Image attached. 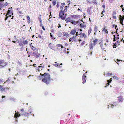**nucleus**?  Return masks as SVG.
<instances>
[{"label":"nucleus","mask_w":124,"mask_h":124,"mask_svg":"<svg viewBox=\"0 0 124 124\" xmlns=\"http://www.w3.org/2000/svg\"><path fill=\"white\" fill-rule=\"evenodd\" d=\"M119 102H122L123 100V99L122 98V96H120L117 98Z\"/></svg>","instance_id":"a211bd4d"},{"label":"nucleus","mask_w":124,"mask_h":124,"mask_svg":"<svg viewBox=\"0 0 124 124\" xmlns=\"http://www.w3.org/2000/svg\"><path fill=\"white\" fill-rule=\"evenodd\" d=\"M102 7L103 8L105 9V5L103 4L102 5Z\"/></svg>","instance_id":"37998d69"},{"label":"nucleus","mask_w":124,"mask_h":124,"mask_svg":"<svg viewBox=\"0 0 124 124\" xmlns=\"http://www.w3.org/2000/svg\"><path fill=\"white\" fill-rule=\"evenodd\" d=\"M112 75V73H110L109 72L106 73L104 74V75H106L108 76Z\"/></svg>","instance_id":"c85d7f7f"},{"label":"nucleus","mask_w":124,"mask_h":124,"mask_svg":"<svg viewBox=\"0 0 124 124\" xmlns=\"http://www.w3.org/2000/svg\"><path fill=\"white\" fill-rule=\"evenodd\" d=\"M106 42H107V43L108 42H109V41L108 40V39H106Z\"/></svg>","instance_id":"13d9d810"},{"label":"nucleus","mask_w":124,"mask_h":124,"mask_svg":"<svg viewBox=\"0 0 124 124\" xmlns=\"http://www.w3.org/2000/svg\"><path fill=\"white\" fill-rule=\"evenodd\" d=\"M116 25H115L114 24H113L112 25V27L113 28H114V27Z\"/></svg>","instance_id":"6e6d98bb"},{"label":"nucleus","mask_w":124,"mask_h":124,"mask_svg":"<svg viewBox=\"0 0 124 124\" xmlns=\"http://www.w3.org/2000/svg\"><path fill=\"white\" fill-rule=\"evenodd\" d=\"M42 29H43V30H44V31L45 30V29L44 27V26H42Z\"/></svg>","instance_id":"de8ad7c7"},{"label":"nucleus","mask_w":124,"mask_h":124,"mask_svg":"<svg viewBox=\"0 0 124 124\" xmlns=\"http://www.w3.org/2000/svg\"><path fill=\"white\" fill-rule=\"evenodd\" d=\"M12 42L14 43H15L16 42V41L15 40H14V41H12Z\"/></svg>","instance_id":"69168bd1"},{"label":"nucleus","mask_w":124,"mask_h":124,"mask_svg":"<svg viewBox=\"0 0 124 124\" xmlns=\"http://www.w3.org/2000/svg\"><path fill=\"white\" fill-rule=\"evenodd\" d=\"M116 44L115 43L114 44V46H115V47L114 48H116Z\"/></svg>","instance_id":"603ef678"},{"label":"nucleus","mask_w":124,"mask_h":124,"mask_svg":"<svg viewBox=\"0 0 124 124\" xmlns=\"http://www.w3.org/2000/svg\"><path fill=\"white\" fill-rule=\"evenodd\" d=\"M18 12L19 13H20V14H21L22 13V12L21 11H19Z\"/></svg>","instance_id":"3c124183"},{"label":"nucleus","mask_w":124,"mask_h":124,"mask_svg":"<svg viewBox=\"0 0 124 124\" xmlns=\"http://www.w3.org/2000/svg\"><path fill=\"white\" fill-rule=\"evenodd\" d=\"M114 106V105L113 104H112L111 105V107L112 108H113V107Z\"/></svg>","instance_id":"e2e57ef3"},{"label":"nucleus","mask_w":124,"mask_h":124,"mask_svg":"<svg viewBox=\"0 0 124 124\" xmlns=\"http://www.w3.org/2000/svg\"><path fill=\"white\" fill-rule=\"evenodd\" d=\"M31 49L34 51H35L36 50V47H35L32 46L31 45Z\"/></svg>","instance_id":"c756f323"},{"label":"nucleus","mask_w":124,"mask_h":124,"mask_svg":"<svg viewBox=\"0 0 124 124\" xmlns=\"http://www.w3.org/2000/svg\"><path fill=\"white\" fill-rule=\"evenodd\" d=\"M105 9H103L102 11V12L101 13V14L102 15V16H101V17H102L103 16H104V14H103V13H105Z\"/></svg>","instance_id":"72a5a7b5"},{"label":"nucleus","mask_w":124,"mask_h":124,"mask_svg":"<svg viewBox=\"0 0 124 124\" xmlns=\"http://www.w3.org/2000/svg\"><path fill=\"white\" fill-rule=\"evenodd\" d=\"M72 20L69 17H68L65 20V21L66 22V23H67L68 22H70Z\"/></svg>","instance_id":"2eb2a0df"},{"label":"nucleus","mask_w":124,"mask_h":124,"mask_svg":"<svg viewBox=\"0 0 124 124\" xmlns=\"http://www.w3.org/2000/svg\"><path fill=\"white\" fill-rule=\"evenodd\" d=\"M111 80H110H110H108V81H107V82H108H108H111L112 81V80H111Z\"/></svg>","instance_id":"8fccbe9b"},{"label":"nucleus","mask_w":124,"mask_h":124,"mask_svg":"<svg viewBox=\"0 0 124 124\" xmlns=\"http://www.w3.org/2000/svg\"><path fill=\"white\" fill-rule=\"evenodd\" d=\"M110 83V82H108V83L107 84H106V86H104L105 87H106L107 86H108L109 85V83Z\"/></svg>","instance_id":"58836bf2"},{"label":"nucleus","mask_w":124,"mask_h":124,"mask_svg":"<svg viewBox=\"0 0 124 124\" xmlns=\"http://www.w3.org/2000/svg\"><path fill=\"white\" fill-rule=\"evenodd\" d=\"M3 86L1 85H0V91L1 92L4 91L5 90V89L4 88H3Z\"/></svg>","instance_id":"cd10ccee"},{"label":"nucleus","mask_w":124,"mask_h":124,"mask_svg":"<svg viewBox=\"0 0 124 124\" xmlns=\"http://www.w3.org/2000/svg\"><path fill=\"white\" fill-rule=\"evenodd\" d=\"M122 18H123V19H124V16H123V17H122Z\"/></svg>","instance_id":"774afa93"},{"label":"nucleus","mask_w":124,"mask_h":124,"mask_svg":"<svg viewBox=\"0 0 124 124\" xmlns=\"http://www.w3.org/2000/svg\"><path fill=\"white\" fill-rule=\"evenodd\" d=\"M31 110H29V113H28L27 112H24V115L23 116H27L28 115H29L30 113H31Z\"/></svg>","instance_id":"a878e982"},{"label":"nucleus","mask_w":124,"mask_h":124,"mask_svg":"<svg viewBox=\"0 0 124 124\" xmlns=\"http://www.w3.org/2000/svg\"><path fill=\"white\" fill-rule=\"evenodd\" d=\"M85 74L84 73L82 77V80L83 81L82 83L83 84L85 83L86 82V76H85Z\"/></svg>","instance_id":"0eeeda50"},{"label":"nucleus","mask_w":124,"mask_h":124,"mask_svg":"<svg viewBox=\"0 0 124 124\" xmlns=\"http://www.w3.org/2000/svg\"><path fill=\"white\" fill-rule=\"evenodd\" d=\"M79 34H78V32L76 33V36H79V37H80L81 38H83L84 37V38H86V35H85V34L84 33H82L81 32H79Z\"/></svg>","instance_id":"39448f33"},{"label":"nucleus","mask_w":124,"mask_h":124,"mask_svg":"<svg viewBox=\"0 0 124 124\" xmlns=\"http://www.w3.org/2000/svg\"><path fill=\"white\" fill-rule=\"evenodd\" d=\"M80 27L81 28H84L86 27V25L85 22H83L82 23L80 24Z\"/></svg>","instance_id":"ddd939ff"},{"label":"nucleus","mask_w":124,"mask_h":124,"mask_svg":"<svg viewBox=\"0 0 124 124\" xmlns=\"http://www.w3.org/2000/svg\"><path fill=\"white\" fill-rule=\"evenodd\" d=\"M33 56L36 57L37 58H38L39 57V54L38 53H35L33 52Z\"/></svg>","instance_id":"4468645a"},{"label":"nucleus","mask_w":124,"mask_h":124,"mask_svg":"<svg viewBox=\"0 0 124 124\" xmlns=\"http://www.w3.org/2000/svg\"><path fill=\"white\" fill-rule=\"evenodd\" d=\"M78 11H82V10H81L79 8H78Z\"/></svg>","instance_id":"bf43d9fd"},{"label":"nucleus","mask_w":124,"mask_h":124,"mask_svg":"<svg viewBox=\"0 0 124 124\" xmlns=\"http://www.w3.org/2000/svg\"><path fill=\"white\" fill-rule=\"evenodd\" d=\"M98 39H95L92 42L95 45L98 43Z\"/></svg>","instance_id":"f3484780"},{"label":"nucleus","mask_w":124,"mask_h":124,"mask_svg":"<svg viewBox=\"0 0 124 124\" xmlns=\"http://www.w3.org/2000/svg\"><path fill=\"white\" fill-rule=\"evenodd\" d=\"M92 29L91 28V27L89 28L88 29V34L89 36L90 35L91 32L92 31Z\"/></svg>","instance_id":"5701e85b"},{"label":"nucleus","mask_w":124,"mask_h":124,"mask_svg":"<svg viewBox=\"0 0 124 124\" xmlns=\"http://www.w3.org/2000/svg\"><path fill=\"white\" fill-rule=\"evenodd\" d=\"M56 3V2L55 0H54L52 2V4L53 6H55Z\"/></svg>","instance_id":"473e14b6"},{"label":"nucleus","mask_w":124,"mask_h":124,"mask_svg":"<svg viewBox=\"0 0 124 124\" xmlns=\"http://www.w3.org/2000/svg\"><path fill=\"white\" fill-rule=\"evenodd\" d=\"M97 26H95L94 28V30L95 31L94 34L95 35V33L97 32Z\"/></svg>","instance_id":"7c9ffc66"},{"label":"nucleus","mask_w":124,"mask_h":124,"mask_svg":"<svg viewBox=\"0 0 124 124\" xmlns=\"http://www.w3.org/2000/svg\"><path fill=\"white\" fill-rule=\"evenodd\" d=\"M14 40L15 41L16 40V41H17L18 40L17 39V38H15L14 39Z\"/></svg>","instance_id":"4d7b16f0"},{"label":"nucleus","mask_w":124,"mask_h":124,"mask_svg":"<svg viewBox=\"0 0 124 124\" xmlns=\"http://www.w3.org/2000/svg\"><path fill=\"white\" fill-rule=\"evenodd\" d=\"M5 96H2V98H5Z\"/></svg>","instance_id":"052dcab7"},{"label":"nucleus","mask_w":124,"mask_h":124,"mask_svg":"<svg viewBox=\"0 0 124 124\" xmlns=\"http://www.w3.org/2000/svg\"><path fill=\"white\" fill-rule=\"evenodd\" d=\"M42 23H40V26H41L42 25Z\"/></svg>","instance_id":"0e129e2a"},{"label":"nucleus","mask_w":124,"mask_h":124,"mask_svg":"<svg viewBox=\"0 0 124 124\" xmlns=\"http://www.w3.org/2000/svg\"><path fill=\"white\" fill-rule=\"evenodd\" d=\"M102 32H104L107 34L108 33V30L106 29L105 27H104L102 28Z\"/></svg>","instance_id":"dca6fc26"},{"label":"nucleus","mask_w":124,"mask_h":124,"mask_svg":"<svg viewBox=\"0 0 124 124\" xmlns=\"http://www.w3.org/2000/svg\"><path fill=\"white\" fill-rule=\"evenodd\" d=\"M116 10L114 11H113V15H116Z\"/></svg>","instance_id":"c9c22d12"},{"label":"nucleus","mask_w":124,"mask_h":124,"mask_svg":"<svg viewBox=\"0 0 124 124\" xmlns=\"http://www.w3.org/2000/svg\"><path fill=\"white\" fill-rule=\"evenodd\" d=\"M58 28H59L60 27H61V25L60 24H58Z\"/></svg>","instance_id":"09e8293b"},{"label":"nucleus","mask_w":124,"mask_h":124,"mask_svg":"<svg viewBox=\"0 0 124 124\" xmlns=\"http://www.w3.org/2000/svg\"><path fill=\"white\" fill-rule=\"evenodd\" d=\"M43 76L42 79V81L43 82L46 83L47 85L50 84L51 80L50 76L49 74L48 73H45L44 74L40 73L39 77L40 78Z\"/></svg>","instance_id":"f257e3e1"},{"label":"nucleus","mask_w":124,"mask_h":124,"mask_svg":"<svg viewBox=\"0 0 124 124\" xmlns=\"http://www.w3.org/2000/svg\"><path fill=\"white\" fill-rule=\"evenodd\" d=\"M48 46L49 48L53 50H54L55 49V46L53 44H51L50 43L48 45Z\"/></svg>","instance_id":"1a4fd4ad"},{"label":"nucleus","mask_w":124,"mask_h":124,"mask_svg":"<svg viewBox=\"0 0 124 124\" xmlns=\"http://www.w3.org/2000/svg\"><path fill=\"white\" fill-rule=\"evenodd\" d=\"M21 114L23 116L24 115V111L23 109H22L21 110Z\"/></svg>","instance_id":"bb28decb"},{"label":"nucleus","mask_w":124,"mask_h":124,"mask_svg":"<svg viewBox=\"0 0 124 124\" xmlns=\"http://www.w3.org/2000/svg\"><path fill=\"white\" fill-rule=\"evenodd\" d=\"M56 46L57 47H61V48H63V46L62 45H61L60 44H57L56 45Z\"/></svg>","instance_id":"2f4dec72"},{"label":"nucleus","mask_w":124,"mask_h":124,"mask_svg":"<svg viewBox=\"0 0 124 124\" xmlns=\"http://www.w3.org/2000/svg\"><path fill=\"white\" fill-rule=\"evenodd\" d=\"M38 37L39 39H41L42 38V37L40 35H39Z\"/></svg>","instance_id":"49530a36"},{"label":"nucleus","mask_w":124,"mask_h":124,"mask_svg":"<svg viewBox=\"0 0 124 124\" xmlns=\"http://www.w3.org/2000/svg\"><path fill=\"white\" fill-rule=\"evenodd\" d=\"M63 11H60L59 15V18H60L62 20H65L66 16V14L64 13Z\"/></svg>","instance_id":"7ed1b4c3"},{"label":"nucleus","mask_w":124,"mask_h":124,"mask_svg":"<svg viewBox=\"0 0 124 124\" xmlns=\"http://www.w3.org/2000/svg\"><path fill=\"white\" fill-rule=\"evenodd\" d=\"M39 21H40V23H42V21L41 20V18H40V19Z\"/></svg>","instance_id":"680f3d73"},{"label":"nucleus","mask_w":124,"mask_h":124,"mask_svg":"<svg viewBox=\"0 0 124 124\" xmlns=\"http://www.w3.org/2000/svg\"><path fill=\"white\" fill-rule=\"evenodd\" d=\"M70 4V3H69L68 4V6H65V7L64 8V10H63V11L64 12H67V9L69 7V5Z\"/></svg>","instance_id":"6ab92c4d"},{"label":"nucleus","mask_w":124,"mask_h":124,"mask_svg":"<svg viewBox=\"0 0 124 124\" xmlns=\"http://www.w3.org/2000/svg\"><path fill=\"white\" fill-rule=\"evenodd\" d=\"M54 65L56 67H59L60 66L59 63H57V62H56L55 63V64H54Z\"/></svg>","instance_id":"b1692460"},{"label":"nucleus","mask_w":124,"mask_h":124,"mask_svg":"<svg viewBox=\"0 0 124 124\" xmlns=\"http://www.w3.org/2000/svg\"><path fill=\"white\" fill-rule=\"evenodd\" d=\"M20 116V115L19 114H18L16 113L15 114L14 117L15 118H17L18 117H19Z\"/></svg>","instance_id":"393cba45"},{"label":"nucleus","mask_w":124,"mask_h":124,"mask_svg":"<svg viewBox=\"0 0 124 124\" xmlns=\"http://www.w3.org/2000/svg\"><path fill=\"white\" fill-rule=\"evenodd\" d=\"M113 18L114 19H116V16L113 15Z\"/></svg>","instance_id":"ea45409f"},{"label":"nucleus","mask_w":124,"mask_h":124,"mask_svg":"<svg viewBox=\"0 0 124 124\" xmlns=\"http://www.w3.org/2000/svg\"><path fill=\"white\" fill-rule=\"evenodd\" d=\"M8 5V3L7 2H6L3 5V6H7Z\"/></svg>","instance_id":"4c0bfd02"},{"label":"nucleus","mask_w":124,"mask_h":124,"mask_svg":"<svg viewBox=\"0 0 124 124\" xmlns=\"http://www.w3.org/2000/svg\"><path fill=\"white\" fill-rule=\"evenodd\" d=\"M65 5V4L64 3H61V5L60 7V11H62L63 10V8L64 7Z\"/></svg>","instance_id":"9b49d317"},{"label":"nucleus","mask_w":124,"mask_h":124,"mask_svg":"<svg viewBox=\"0 0 124 124\" xmlns=\"http://www.w3.org/2000/svg\"><path fill=\"white\" fill-rule=\"evenodd\" d=\"M59 5L58 4V3H57V4L56 6V7L57 8H59Z\"/></svg>","instance_id":"c03bdc74"},{"label":"nucleus","mask_w":124,"mask_h":124,"mask_svg":"<svg viewBox=\"0 0 124 124\" xmlns=\"http://www.w3.org/2000/svg\"><path fill=\"white\" fill-rule=\"evenodd\" d=\"M7 64V62H5L4 60H0V65L1 66V68H4L6 66Z\"/></svg>","instance_id":"20e7f679"},{"label":"nucleus","mask_w":124,"mask_h":124,"mask_svg":"<svg viewBox=\"0 0 124 124\" xmlns=\"http://www.w3.org/2000/svg\"><path fill=\"white\" fill-rule=\"evenodd\" d=\"M8 18V16H7L5 18V20H7Z\"/></svg>","instance_id":"864d4df0"},{"label":"nucleus","mask_w":124,"mask_h":124,"mask_svg":"<svg viewBox=\"0 0 124 124\" xmlns=\"http://www.w3.org/2000/svg\"><path fill=\"white\" fill-rule=\"evenodd\" d=\"M76 36L74 37H73L71 38H70L69 39V41L70 42H72L73 41L76 40Z\"/></svg>","instance_id":"f8f14e48"},{"label":"nucleus","mask_w":124,"mask_h":124,"mask_svg":"<svg viewBox=\"0 0 124 124\" xmlns=\"http://www.w3.org/2000/svg\"><path fill=\"white\" fill-rule=\"evenodd\" d=\"M113 41H116V37L115 35H114V40Z\"/></svg>","instance_id":"a18cd8bd"},{"label":"nucleus","mask_w":124,"mask_h":124,"mask_svg":"<svg viewBox=\"0 0 124 124\" xmlns=\"http://www.w3.org/2000/svg\"><path fill=\"white\" fill-rule=\"evenodd\" d=\"M119 20H120V23H122V22H123V19L122 18L121 16L120 15L119 16Z\"/></svg>","instance_id":"4be33fe9"},{"label":"nucleus","mask_w":124,"mask_h":124,"mask_svg":"<svg viewBox=\"0 0 124 124\" xmlns=\"http://www.w3.org/2000/svg\"><path fill=\"white\" fill-rule=\"evenodd\" d=\"M80 15H72V17L75 19L79 18L81 17Z\"/></svg>","instance_id":"6e6552de"},{"label":"nucleus","mask_w":124,"mask_h":124,"mask_svg":"<svg viewBox=\"0 0 124 124\" xmlns=\"http://www.w3.org/2000/svg\"><path fill=\"white\" fill-rule=\"evenodd\" d=\"M113 78H115V79H118V78H117V77L116 76H114L113 77Z\"/></svg>","instance_id":"79ce46f5"},{"label":"nucleus","mask_w":124,"mask_h":124,"mask_svg":"<svg viewBox=\"0 0 124 124\" xmlns=\"http://www.w3.org/2000/svg\"><path fill=\"white\" fill-rule=\"evenodd\" d=\"M28 20V23L29 24L30 23V22L31 19L30 17L28 16H26Z\"/></svg>","instance_id":"412c9836"},{"label":"nucleus","mask_w":124,"mask_h":124,"mask_svg":"<svg viewBox=\"0 0 124 124\" xmlns=\"http://www.w3.org/2000/svg\"><path fill=\"white\" fill-rule=\"evenodd\" d=\"M95 46L93 42H91L90 44L89 45L90 49H92L93 48V47Z\"/></svg>","instance_id":"9d476101"},{"label":"nucleus","mask_w":124,"mask_h":124,"mask_svg":"<svg viewBox=\"0 0 124 124\" xmlns=\"http://www.w3.org/2000/svg\"><path fill=\"white\" fill-rule=\"evenodd\" d=\"M62 34V33L61 32L59 31L57 33V35L59 37Z\"/></svg>","instance_id":"f704fd0d"},{"label":"nucleus","mask_w":124,"mask_h":124,"mask_svg":"<svg viewBox=\"0 0 124 124\" xmlns=\"http://www.w3.org/2000/svg\"><path fill=\"white\" fill-rule=\"evenodd\" d=\"M123 5H121L120 7H121L122 8H123Z\"/></svg>","instance_id":"338daca9"},{"label":"nucleus","mask_w":124,"mask_h":124,"mask_svg":"<svg viewBox=\"0 0 124 124\" xmlns=\"http://www.w3.org/2000/svg\"><path fill=\"white\" fill-rule=\"evenodd\" d=\"M85 43V41H83L81 43V45L82 46H83L84 45Z\"/></svg>","instance_id":"e433bc0d"},{"label":"nucleus","mask_w":124,"mask_h":124,"mask_svg":"<svg viewBox=\"0 0 124 124\" xmlns=\"http://www.w3.org/2000/svg\"><path fill=\"white\" fill-rule=\"evenodd\" d=\"M51 37L52 38V39H55L56 38H54V37L52 35V37Z\"/></svg>","instance_id":"5fc2aeb1"},{"label":"nucleus","mask_w":124,"mask_h":124,"mask_svg":"<svg viewBox=\"0 0 124 124\" xmlns=\"http://www.w3.org/2000/svg\"><path fill=\"white\" fill-rule=\"evenodd\" d=\"M3 82V79L2 78H0V83Z\"/></svg>","instance_id":"a19ab883"},{"label":"nucleus","mask_w":124,"mask_h":124,"mask_svg":"<svg viewBox=\"0 0 124 124\" xmlns=\"http://www.w3.org/2000/svg\"><path fill=\"white\" fill-rule=\"evenodd\" d=\"M23 39L22 40L21 39H20L19 40L18 43V44L21 46L23 47L25 45L27 44L28 43V41L27 40H25L24 39V37H22Z\"/></svg>","instance_id":"f03ea898"},{"label":"nucleus","mask_w":124,"mask_h":124,"mask_svg":"<svg viewBox=\"0 0 124 124\" xmlns=\"http://www.w3.org/2000/svg\"><path fill=\"white\" fill-rule=\"evenodd\" d=\"M76 29L74 28L72 29L70 32V34L72 35H76Z\"/></svg>","instance_id":"423d86ee"},{"label":"nucleus","mask_w":124,"mask_h":124,"mask_svg":"<svg viewBox=\"0 0 124 124\" xmlns=\"http://www.w3.org/2000/svg\"><path fill=\"white\" fill-rule=\"evenodd\" d=\"M79 21L76 22L74 21H73L72 20L71 22V23L73 24H74L75 25H76L77 23H78Z\"/></svg>","instance_id":"aec40b11"}]
</instances>
